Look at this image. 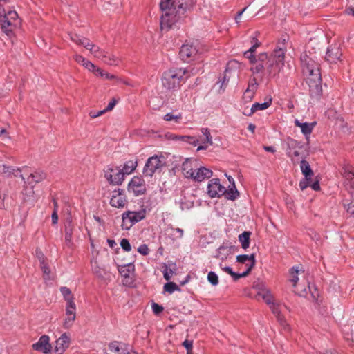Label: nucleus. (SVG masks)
<instances>
[{
    "label": "nucleus",
    "mask_w": 354,
    "mask_h": 354,
    "mask_svg": "<svg viewBox=\"0 0 354 354\" xmlns=\"http://www.w3.org/2000/svg\"><path fill=\"white\" fill-rule=\"evenodd\" d=\"M124 173L116 168H109L104 171V176L112 185H121L124 180Z\"/></svg>",
    "instance_id": "ddd939ff"
},
{
    "label": "nucleus",
    "mask_w": 354,
    "mask_h": 354,
    "mask_svg": "<svg viewBox=\"0 0 354 354\" xmlns=\"http://www.w3.org/2000/svg\"><path fill=\"white\" fill-rule=\"evenodd\" d=\"M198 54V50L192 44H183L180 50L179 56L180 59L187 62L195 59Z\"/></svg>",
    "instance_id": "2eb2a0df"
},
{
    "label": "nucleus",
    "mask_w": 354,
    "mask_h": 354,
    "mask_svg": "<svg viewBox=\"0 0 354 354\" xmlns=\"http://www.w3.org/2000/svg\"><path fill=\"white\" fill-rule=\"evenodd\" d=\"M118 100L115 98H112L108 106L104 109L105 112L111 111L115 106Z\"/></svg>",
    "instance_id": "0e129e2a"
},
{
    "label": "nucleus",
    "mask_w": 354,
    "mask_h": 354,
    "mask_svg": "<svg viewBox=\"0 0 354 354\" xmlns=\"http://www.w3.org/2000/svg\"><path fill=\"white\" fill-rule=\"evenodd\" d=\"M252 40L254 43L248 50L244 53L245 57L250 60V64L256 62V57L253 53L255 52L257 48L261 45V42H259L255 37H253Z\"/></svg>",
    "instance_id": "a878e982"
},
{
    "label": "nucleus",
    "mask_w": 354,
    "mask_h": 354,
    "mask_svg": "<svg viewBox=\"0 0 354 354\" xmlns=\"http://www.w3.org/2000/svg\"><path fill=\"white\" fill-rule=\"evenodd\" d=\"M118 271L123 277L130 276L131 272L134 271V266L132 263H128L118 267Z\"/></svg>",
    "instance_id": "c9c22d12"
},
{
    "label": "nucleus",
    "mask_w": 354,
    "mask_h": 354,
    "mask_svg": "<svg viewBox=\"0 0 354 354\" xmlns=\"http://www.w3.org/2000/svg\"><path fill=\"white\" fill-rule=\"evenodd\" d=\"M299 272L298 267H292L290 270V274H292V279L290 281L293 283V286H295L297 282L299 280V277L297 274Z\"/></svg>",
    "instance_id": "c03bdc74"
},
{
    "label": "nucleus",
    "mask_w": 354,
    "mask_h": 354,
    "mask_svg": "<svg viewBox=\"0 0 354 354\" xmlns=\"http://www.w3.org/2000/svg\"><path fill=\"white\" fill-rule=\"evenodd\" d=\"M89 51L95 57L102 59L104 63L111 65L116 66L120 63V59L113 55L109 54L108 52L102 50L97 46L93 44L91 46Z\"/></svg>",
    "instance_id": "0eeeda50"
},
{
    "label": "nucleus",
    "mask_w": 354,
    "mask_h": 354,
    "mask_svg": "<svg viewBox=\"0 0 354 354\" xmlns=\"http://www.w3.org/2000/svg\"><path fill=\"white\" fill-rule=\"evenodd\" d=\"M300 168H301V171L303 175L304 176V177L312 178L313 176L314 173H313V170L311 169L308 162H307L306 160H305L304 159L302 160H301Z\"/></svg>",
    "instance_id": "2f4dec72"
},
{
    "label": "nucleus",
    "mask_w": 354,
    "mask_h": 354,
    "mask_svg": "<svg viewBox=\"0 0 354 354\" xmlns=\"http://www.w3.org/2000/svg\"><path fill=\"white\" fill-rule=\"evenodd\" d=\"M306 83L309 86V93L313 98H319L322 94L321 74L308 76Z\"/></svg>",
    "instance_id": "39448f33"
},
{
    "label": "nucleus",
    "mask_w": 354,
    "mask_h": 354,
    "mask_svg": "<svg viewBox=\"0 0 354 354\" xmlns=\"http://www.w3.org/2000/svg\"><path fill=\"white\" fill-rule=\"evenodd\" d=\"M173 274H174V271L171 268L169 269L168 267L166 265H165V269L163 270L164 278L167 281H169V280H170Z\"/></svg>",
    "instance_id": "864d4df0"
},
{
    "label": "nucleus",
    "mask_w": 354,
    "mask_h": 354,
    "mask_svg": "<svg viewBox=\"0 0 354 354\" xmlns=\"http://www.w3.org/2000/svg\"><path fill=\"white\" fill-rule=\"evenodd\" d=\"M127 203L124 191L122 189H117L113 192L110 205L117 208H122Z\"/></svg>",
    "instance_id": "f3484780"
},
{
    "label": "nucleus",
    "mask_w": 354,
    "mask_h": 354,
    "mask_svg": "<svg viewBox=\"0 0 354 354\" xmlns=\"http://www.w3.org/2000/svg\"><path fill=\"white\" fill-rule=\"evenodd\" d=\"M257 89V82L256 78H253L252 80L250 81L248 87L246 89V92H250L254 93V91Z\"/></svg>",
    "instance_id": "09e8293b"
},
{
    "label": "nucleus",
    "mask_w": 354,
    "mask_h": 354,
    "mask_svg": "<svg viewBox=\"0 0 354 354\" xmlns=\"http://www.w3.org/2000/svg\"><path fill=\"white\" fill-rule=\"evenodd\" d=\"M236 248L229 241L223 242V243L218 248V253L215 256L216 258L223 261L232 254Z\"/></svg>",
    "instance_id": "6ab92c4d"
},
{
    "label": "nucleus",
    "mask_w": 354,
    "mask_h": 354,
    "mask_svg": "<svg viewBox=\"0 0 354 354\" xmlns=\"http://www.w3.org/2000/svg\"><path fill=\"white\" fill-rule=\"evenodd\" d=\"M80 45L84 46L87 50H89L91 46H93V44L90 43L89 40L87 38L82 37Z\"/></svg>",
    "instance_id": "4d7b16f0"
},
{
    "label": "nucleus",
    "mask_w": 354,
    "mask_h": 354,
    "mask_svg": "<svg viewBox=\"0 0 354 354\" xmlns=\"http://www.w3.org/2000/svg\"><path fill=\"white\" fill-rule=\"evenodd\" d=\"M251 232L249 231H244L239 236V240L241 243V247L243 249H247L250 245Z\"/></svg>",
    "instance_id": "f704fd0d"
},
{
    "label": "nucleus",
    "mask_w": 354,
    "mask_h": 354,
    "mask_svg": "<svg viewBox=\"0 0 354 354\" xmlns=\"http://www.w3.org/2000/svg\"><path fill=\"white\" fill-rule=\"evenodd\" d=\"M127 189L136 196L145 194L147 189L145 180L141 176H134L129 183Z\"/></svg>",
    "instance_id": "9b49d317"
},
{
    "label": "nucleus",
    "mask_w": 354,
    "mask_h": 354,
    "mask_svg": "<svg viewBox=\"0 0 354 354\" xmlns=\"http://www.w3.org/2000/svg\"><path fill=\"white\" fill-rule=\"evenodd\" d=\"M165 165L163 162L158 156H153L148 158L143 173L147 176H152L154 173Z\"/></svg>",
    "instance_id": "9d476101"
},
{
    "label": "nucleus",
    "mask_w": 354,
    "mask_h": 354,
    "mask_svg": "<svg viewBox=\"0 0 354 354\" xmlns=\"http://www.w3.org/2000/svg\"><path fill=\"white\" fill-rule=\"evenodd\" d=\"M50 338L48 335H42L39 341L32 345V348L35 351H42L45 354L50 352L51 345L49 343Z\"/></svg>",
    "instance_id": "aec40b11"
},
{
    "label": "nucleus",
    "mask_w": 354,
    "mask_h": 354,
    "mask_svg": "<svg viewBox=\"0 0 354 354\" xmlns=\"http://www.w3.org/2000/svg\"><path fill=\"white\" fill-rule=\"evenodd\" d=\"M47 178L45 171L37 169L32 172L27 178L28 183L30 185L44 181Z\"/></svg>",
    "instance_id": "4be33fe9"
},
{
    "label": "nucleus",
    "mask_w": 354,
    "mask_h": 354,
    "mask_svg": "<svg viewBox=\"0 0 354 354\" xmlns=\"http://www.w3.org/2000/svg\"><path fill=\"white\" fill-rule=\"evenodd\" d=\"M151 307H152L153 312L156 315H160L164 310V308L162 306H160L158 304L155 303V302L152 303Z\"/></svg>",
    "instance_id": "3c124183"
},
{
    "label": "nucleus",
    "mask_w": 354,
    "mask_h": 354,
    "mask_svg": "<svg viewBox=\"0 0 354 354\" xmlns=\"http://www.w3.org/2000/svg\"><path fill=\"white\" fill-rule=\"evenodd\" d=\"M0 26L2 30L7 35L12 32V22L3 15H0Z\"/></svg>",
    "instance_id": "c85d7f7f"
},
{
    "label": "nucleus",
    "mask_w": 354,
    "mask_h": 354,
    "mask_svg": "<svg viewBox=\"0 0 354 354\" xmlns=\"http://www.w3.org/2000/svg\"><path fill=\"white\" fill-rule=\"evenodd\" d=\"M341 174L344 178V186L350 192L354 200V169L352 165H346L342 167Z\"/></svg>",
    "instance_id": "1a4fd4ad"
},
{
    "label": "nucleus",
    "mask_w": 354,
    "mask_h": 354,
    "mask_svg": "<svg viewBox=\"0 0 354 354\" xmlns=\"http://www.w3.org/2000/svg\"><path fill=\"white\" fill-rule=\"evenodd\" d=\"M73 231V225L71 218H67L65 223V237L64 243L68 248H72L73 243L72 241V234Z\"/></svg>",
    "instance_id": "b1692460"
},
{
    "label": "nucleus",
    "mask_w": 354,
    "mask_h": 354,
    "mask_svg": "<svg viewBox=\"0 0 354 354\" xmlns=\"http://www.w3.org/2000/svg\"><path fill=\"white\" fill-rule=\"evenodd\" d=\"M120 344L121 343L119 342H112L109 344V348L115 354H125V351L122 350Z\"/></svg>",
    "instance_id": "58836bf2"
},
{
    "label": "nucleus",
    "mask_w": 354,
    "mask_h": 354,
    "mask_svg": "<svg viewBox=\"0 0 354 354\" xmlns=\"http://www.w3.org/2000/svg\"><path fill=\"white\" fill-rule=\"evenodd\" d=\"M181 118V115L179 114L178 115H174L171 113H168L164 116V120L166 121H171L175 120L176 122H178V120Z\"/></svg>",
    "instance_id": "603ef678"
},
{
    "label": "nucleus",
    "mask_w": 354,
    "mask_h": 354,
    "mask_svg": "<svg viewBox=\"0 0 354 354\" xmlns=\"http://www.w3.org/2000/svg\"><path fill=\"white\" fill-rule=\"evenodd\" d=\"M15 171L20 172L21 170L19 169H15L11 166H8L6 165H0V175L9 177L12 174H14L15 176H17V174L15 173Z\"/></svg>",
    "instance_id": "c756f323"
},
{
    "label": "nucleus",
    "mask_w": 354,
    "mask_h": 354,
    "mask_svg": "<svg viewBox=\"0 0 354 354\" xmlns=\"http://www.w3.org/2000/svg\"><path fill=\"white\" fill-rule=\"evenodd\" d=\"M74 59L77 63L82 64L88 71H95V66L92 62H91L90 61L86 59L82 55H74Z\"/></svg>",
    "instance_id": "7c9ffc66"
},
{
    "label": "nucleus",
    "mask_w": 354,
    "mask_h": 354,
    "mask_svg": "<svg viewBox=\"0 0 354 354\" xmlns=\"http://www.w3.org/2000/svg\"><path fill=\"white\" fill-rule=\"evenodd\" d=\"M270 308L272 312V313L276 316L281 313V311L279 308V305L275 303H272V305L270 306Z\"/></svg>",
    "instance_id": "69168bd1"
},
{
    "label": "nucleus",
    "mask_w": 354,
    "mask_h": 354,
    "mask_svg": "<svg viewBox=\"0 0 354 354\" xmlns=\"http://www.w3.org/2000/svg\"><path fill=\"white\" fill-rule=\"evenodd\" d=\"M70 337L64 333L61 337L56 340L55 345V354H62L66 348L69 346Z\"/></svg>",
    "instance_id": "412c9836"
},
{
    "label": "nucleus",
    "mask_w": 354,
    "mask_h": 354,
    "mask_svg": "<svg viewBox=\"0 0 354 354\" xmlns=\"http://www.w3.org/2000/svg\"><path fill=\"white\" fill-rule=\"evenodd\" d=\"M284 50L281 47L276 48L269 56L266 53H260L256 58V62L251 63L253 73H262L266 68L270 75L275 76L279 74L284 66Z\"/></svg>",
    "instance_id": "f257e3e1"
},
{
    "label": "nucleus",
    "mask_w": 354,
    "mask_h": 354,
    "mask_svg": "<svg viewBox=\"0 0 354 354\" xmlns=\"http://www.w3.org/2000/svg\"><path fill=\"white\" fill-rule=\"evenodd\" d=\"M250 272L249 270H248L247 269L245 272H243V273H241V274L234 272L232 270V272L230 274V276L232 277V278L234 281H237L239 279H240L241 277H245L248 276L250 274Z\"/></svg>",
    "instance_id": "de8ad7c7"
},
{
    "label": "nucleus",
    "mask_w": 354,
    "mask_h": 354,
    "mask_svg": "<svg viewBox=\"0 0 354 354\" xmlns=\"http://www.w3.org/2000/svg\"><path fill=\"white\" fill-rule=\"evenodd\" d=\"M272 104V99H269L268 101H266L263 103H254L252 104L251 109H250L249 113H245L246 115H251L256 111L259 110H265L268 109L269 106H270Z\"/></svg>",
    "instance_id": "bb28decb"
},
{
    "label": "nucleus",
    "mask_w": 354,
    "mask_h": 354,
    "mask_svg": "<svg viewBox=\"0 0 354 354\" xmlns=\"http://www.w3.org/2000/svg\"><path fill=\"white\" fill-rule=\"evenodd\" d=\"M178 286L174 282H168L164 285V290L169 293H172L175 290H180Z\"/></svg>",
    "instance_id": "79ce46f5"
},
{
    "label": "nucleus",
    "mask_w": 354,
    "mask_h": 354,
    "mask_svg": "<svg viewBox=\"0 0 354 354\" xmlns=\"http://www.w3.org/2000/svg\"><path fill=\"white\" fill-rule=\"evenodd\" d=\"M160 8L162 12L160 20L161 29L169 30L178 21L177 6L174 0H161Z\"/></svg>",
    "instance_id": "f03ea898"
},
{
    "label": "nucleus",
    "mask_w": 354,
    "mask_h": 354,
    "mask_svg": "<svg viewBox=\"0 0 354 354\" xmlns=\"http://www.w3.org/2000/svg\"><path fill=\"white\" fill-rule=\"evenodd\" d=\"M262 298L266 302V304L270 306L272 305V303H274L272 301V296L268 292L263 293L262 295Z\"/></svg>",
    "instance_id": "bf43d9fd"
},
{
    "label": "nucleus",
    "mask_w": 354,
    "mask_h": 354,
    "mask_svg": "<svg viewBox=\"0 0 354 354\" xmlns=\"http://www.w3.org/2000/svg\"><path fill=\"white\" fill-rule=\"evenodd\" d=\"M136 167V161L129 160L124 164L123 169L121 170L124 173V174H130L135 170Z\"/></svg>",
    "instance_id": "4c0bfd02"
},
{
    "label": "nucleus",
    "mask_w": 354,
    "mask_h": 354,
    "mask_svg": "<svg viewBox=\"0 0 354 354\" xmlns=\"http://www.w3.org/2000/svg\"><path fill=\"white\" fill-rule=\"evenodd\" d=\"M60 292L62 294L66 304L74 302V296L72 294L71 290L67 287H61Z\"/></svg>",
    "instance_id": "e433bc0d"
},
{
    "label": "nucleus",
    "mask_w": 354,
    "mask_h": 354,
    "mask_svg": "<svg viewBox=\"0 0 354 354\" xmlns=\"http://www.w3.org/2000/svg\"><path fill=\"white\" fill-rule=\"evenodd\" d=\"M295 124L296 127H299L301 128V132L306 136V138L308 139V136L312 133L313 128L316 125V122H300L298 120H296L295 121Z\"/></svg>",
    "instance_id": "393cba45"
},
{
    "label": "nucleus",
    "mask_w": 354,
    "mask_h": 354,
    "mask_svg": "<svg viewBox=\"0 0 354 354\" xmlns=\"http://www.w3.org/2000/svg\"><path fill=\"white\" fill-rule=\"evenodd\" d=\"M301 62L302 71L305 75L312 76V75L321 74L319 64L306 54L301 57Z\"/></svg>",
    "instance_id": "6e6552de"
},
{
    "label": "nucleus",
    "mask_w": 354,
    "mask_h": 354,
    "mask_svg": "<svg viewBox=\"0 0 354 354\" xmlns=\"http://www.w3.org/2000/svg\"><path fill=\"white\" fill-rule=\"evenodd\" d=\"M63 323L64 328H70L76 318V305L75 302H70L66 305V315Z\"/></svg>",
    "instance_id": "a211bd4d"
},
{
    "label": "nucleus",
    "mask_w": 354,
    "mask_h": 354,
    "mask_svg": "<svg viewBox=\"0 0 354 354\" xmlns=\"http://www.w3.org/2000/svg\"><path fill=\"white\" fill-rule=\"evenodd\" d=\"M183 346L187 349V352L192 351L193 348V341L186 339L183 342Z\"/></svg>",
    "instance_id": "052dcab7"
},
{
    "label": "nucleus",
    "mask_w": 354,
    "mask_h": 354,
    "mask_svg": "<svg viewBox=\"0 0 354 354\" xmlns=\"http://www.w3.org/2000/svg\"><path fill=\"white\" fill-rule=\"evenodd\" d=\"M342 55L341 44L339 42H335L329 45L328 47L325 55V59L330 64H337L339 62H342Z\"/></svg>",
    "instance_id": "423d86ee"
},
{
    "label": "nucleus",
    "mask_w": 354,
    "mask_h": 354,
    "mask_svg": "<svg viewBox=\"0 0 354 354\" xmlns=\"http://www.w3.org/2000/svg\"><path fill=\"white\" fill-rule=\"evenodd\" d=\"M40 268L42 270L44 274L48 277L49 274L50 273V270L49 267L48 266V263L46 261L41 263Z\"/></svg>",
    "instance_id": "6e6d98bb"
},
{
    "label": "nucleus",
    "mask_w": 354,
    "mask_h": 354,
    "mask_svg": "<svg viewBox=\"0 0 354 354\" xmlns=\"http://www.w3.org/2000/svg\"><path fill=\"white\" fill-rule=\"evenodd\" d=\"M287 144V155L291 158L294 165L299 162V156L300 155L299 149L302 148L300 142L292 138H288L286 142Z\"/></svg>",
    "instance_id": "f8f14e48"
},
{
    "label": "nucleus",
    "mask_w": 354,
    "mask_h": 354,
    "mask_svg": "<svg viewBox=\"0 0 354 354\" xmlns=\"http://www.w3.org/2000/svg\"><path fill=\"white\" fill-rule=\"evenodd\" d=\"M138 251L142 255H147L149 253V249L146 244L141 245L138 248Z\"/></svg>",
    "instance_id": "13d9d810"
},
{
    "label": "nucleus",
    "mask_w": 354,
    "mask_h": 354,
    "mask_svg": "<svg viewBox=\"0 0 354 354\" xmlns=\"http://www.w3.org/2000/svg\"><path fill=\"white\" fill-rule=\"evenodd\" d=\"M10 20H16L18 18V14L16 11H9L8 13L3 15Z\"/></svg>",
    "instance_id": "680f3d73"
},
{
    "label": "nucleus",
    "mask_w": 354,
    "mask_h": 354,
    "mask_svg": "<svg viewBox=\"0 0 354 354\" xmlns=\"http://www.w3.org/2000/svg\"><path fill=\"white\" fill-rule=\"evenodd\" d=\"M146 216L145 209L138 212L127 211L122 214V223L121 227L123 230H129L134 224L143 220Z\"/></svg>",
    "instance_id": "20e7f679"
},
{
    "label": "nucleus",
    "mask_w": 354,
    "mask_h": 354,
    "mask_svg": "<svg viewBox=\"0 0 354 354\" xmlns=\"http://www.w3.org/2000/svg\"><path fill=\"white\" fill-rule=\"evenodd\" d=\"M207 280L212 286H216L218 283V277L217 274L213 271H210L208 273Z\"/></svg>",
    "instance_id": "37998d69"
},
{
    "label": "nucleus",
    "mask_w": 354,
    "mask_h": 354,
    "mask_svg": "<svg viewBox=\"0 0 354 354\" xmlns=\"http://www.w3.org/2000/svg\"><path fill=\"white\" fill-rule=\"evenodd\" d=\"M212 175L213 172L212 170L205 167H201L196 171H194L192 179L196 182H201L206 178H210Z\"/></svg>",
    "instance_id": "5701e85b"
},
{
    "label": "nucleus",
    "mask_w": 354,
    "mask_h": 354,
    "mask_svg": "<svg viewBox=\"0 0 354 354\" xmlns=\"http://www.w3.org/2000/svg\"><path fill=\"white\" fill-rule=\"evenodd\" d=\"M120 245L122 248L126 252H129L131 250V244L129 240L127 239L124 238L121 240Z\"/></svg>",
    "instance_id": "8fccbe9b"
},
{
    "label": "nucleus",
    "mask_w": 354,
    "mask_h": 354,
    "mask_svg": "<svg viewBox=\"0 0 354 354\" xmlns=\"http://www.w3.org/2000/svg\"><path fill=\"white\" fill-rule=\"evenodd\" d=\"M186 72L183 68H172L165 71L162 77L163 86L169 90L178 87Z\"/></svg>",
    "instance_id": "7ed1b4c3"
},
{
    "label": "nucleus",
    "mask_w": 354,
    "mask_h": 354,
    "mask_svg": "<svg viewBox=\"0 0 354 354\" xmlns=\"http://www.w3.org/2000/svg\"><path fill=\"white\" fill-rule=\"evenodd\" d=\"M312 181V178L304 177L299 183V187L301 190H304L308 186H310Z\"/></svg>",
    "instance_id": "a18cd8bd"
},
{
    "label": "nucleus",
    "mask_w": 354,
    "mask_h": 354,
    "mask_svg": "<svg viewBox=\"0 0 354 354\" xmlns=\"http://www.w3.org/2000/svg\"><path fill=\"white\" fill-rule=\"evenodd\" d=\"M223 196H224L225 198L231 201H234L239 196V192L236 188L234 182H233V185L229 189L225 188V194Z\"/></svg>",
    "instance_id": "473e14b6"
},
{
    "label": "nucleus",
    "mask_w": 354,
    "mask_h": 354,
    "mask_svg": "<svg viewBox=\"0 0 354 354\" xmlns=\"http://www.w3.org/2000/svg\"><path fill=\"white\" fill-rule=\"evenodd\" d=\"M104 79L110 80H115V82L117 83H123V84H127V85L129 84V83L127 82L122 80L120 77H118L117 76H115L114 75H111V74H109L108 73L106 74V77H105Z\"/></svg>",
    "instance_id": "49530a36"
},
{
    "label": "nucleus",
    "mask_w": 354,
    "mask_h": 354,
    "mask_svg": "<svg viewBox=\"0 0 354 354\" xmlns=\"http://www.w3.org/2000/svg\"><path fill=\"white\" fill-rule=\"evenodd\" d=\"M232 62H229L227 64V66H226V68H225V73H224V76L223 77V80H222V83H221V88H223V86H226L227 84H228V82L230 80V76L228 75V73H230L231 71V68H232Z\"/></svg>",
    "instance_id": "ea45409f"
},
{
    "label": "nucleus",
    "mask_w": 354,
    "mask_h": 354,
    "mask_svg": "<svg viewBox=\"0 0 354 354\" xmlns=\"http://www.w3.org/2000/svg\"><path fill=\"white\" fill-rule=\"evenodd\" d=\"M95 75L97 76H100L102 78H105L106 77V74L107 73V72L104 71V70L100 68H97L95 66V71H93Z\"/></svg>",
    "instance_id": "338daca9"
},
{
    "label": "nucleus",
    "mask_w": 354,
    "mask_h": 354,
    "mask_svg": "<svg viewBox=\"0 0 354 354\" xmlns=\"http://www.w3.org/2000/svg\"><path fill=\"white\" fill-rule=\"evenodd\" d=\"M225 192V187L221 184L219 178H212L207 185V194L211 198L221 197Z\"/></svg>",
    "instance_id": "4468645a"
},
{
    "label": "nucleus",
    "mask_w": 354,
    "mask_h": 354,
    "mask_svg": "<svg viewBox=\"0 0 354 354\" xmlns=\"http://www.w3.org/2000/svg\"><path fill=\"white\" fill-rule=\"evenodd\" d=\"M203 134L205 136V138L202 140L203 144H209L212 145L213 144L212 137L210 133V131L207 128H203L201 129Z\"/></svg>",
    "instance_id": "a19ab883"
},
{
    "label": "nucleus",
    "mask_w": 354,
    "mask_h": 354,
    "mask_svg": "<svg viewBox=\"0 0 354 354\" xmlns=\"http://www.w3.org/2000/svg\"><path fill=\"white\" fill-rule=\"evenodd\" d=\"M82 37L80 36L79 35L77 34H75V33H71L70 34V38L71 39L76 43L77 44L80 45V43L81 41V39H82Z\"/></svg>",
    "instance_id": "e2e57ef3"
},
{
    "label": "nucleus",
    "mask_w": 354,
    "mask_h": 354,
    "mask_svg": "<svg viewBox=\"0 0 354 354\" xmlns=\"http://www.w3.org/2000/svg\"><path fill=\"white\" fill-rule=\"evenodd\" d=\"M248 261H250V263L249 265V268H248L247 270H249L250 272H251V270L255 266V264H256L255 254H252L250 255H248Z\"/></svg>",
    "instance_id": "5fc2aeb1"
},
{
    "label": "nucleus",
    "mask_w": 354,
    "mask_h": 354,
    "mask_svg": "<svg viewBox=\"0 0 354 354\" xmlns=\"http://www.w3.org/2000/svg\"><path fill=\"white\" fill-rule=\"evenodd\" d=\"M196 0H177L178 21L184 17L185 13L191 12L195 6Z\"/></svg>",
    "instance_id": "dca6fc26"
},
{
    "label": "nucleus",
    "mask_w": 354,
    "mask_h": 354,
    "mask_svg": "<svg viewBox=\"0 0 354 354\" xmlns=\"http://www.w3.org/2000/svg\"><path fill=\"white\" fill-rule=\"evenodd\" d=\"M182 171L185 178H191L194 175V171L190 159L187 158L182 164Z\"/></svg>",
    "instance_id": "cd10ccee"
},
{
    "label": "nucleus",
    "mask_w": 354,
    "mask_h": 354,
    "mask_svg": "<svg viewBox=\"0 0 354 354\" xmlns=\"http://www.w3.org/2000/svg\"><path fill=\"white\" fill-rule=\"evenodd\" d=\"M346 211L351 215H354V200L352 199L351 202L348 205Z\"/></svg>",
    "instance_id": "774afa93"
},
{
    "label": "nucleus",
    "mask_w": 354,
    "mask_h": 354,
    "mask_svg": "<svg viewBox=\"0 0 354 354\" xmlns=\"http://www.w3.org/2000/svg\"><path fill=\"white\" fill-rule=\"evenodd\" d=\"M172 139L182 140L185 142L193 145L194 146H196L199 142L198 140L196 139L194 136H190L174 135L173 136Z\"/></svg>",
    "instance_id": "72a5a7b5"
}]
</instances>
